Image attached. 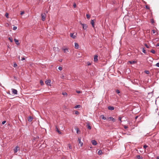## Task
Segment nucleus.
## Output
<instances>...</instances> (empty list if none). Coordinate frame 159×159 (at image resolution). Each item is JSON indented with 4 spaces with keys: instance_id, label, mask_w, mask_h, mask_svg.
Instances as JSON below:
<instances>
[{
    "instance_id": "28",
    "label": "nucleus",
    "mask_w": 159,
    "mask_h": 159,
    "mask_svg": "<svg viewBox=\"0 0 159 159\" xmlns=\"http://www.w3.org/2000/svg\"><path fill=\"white\" fill-rule=\"evenodd\" d=\"M142 49H143V53H146V51L145 50V49H144V48H143Z\"/></svg>"
},
{
    "instance_id": "29",
    "label": "nucleus",
    "mask_w": 159,
    "mask_h": 159,
    "mask_svg": "<svg viewBox=\"0 0 159 159\" xmlns=\"http://www.w3.org/2000/svg\"><path fill=\"white\" fill-rule=\"evenodd\" d=\"M101 116H102V119H103V120H106V118L103 115H102Z\"/></svg>"
},
{
    "instance_id": "22",
    "label": "nucleus",
    "mask_w": 159,
    "mask_h": 159,
    "mask_svg": "<svg viewBox=\"0 0 159 159\" xmlns=\"http://www.w3.org/2000/svg\"><path fill=\"white\" fill-rule=\"evenodd\" d=\"M8 39L11 42H12L13 41V39L11 37H10L8 38Z\"/></svg>"
},
{
    "instance_id": "39",
    "label": "nucleus",
    "mask_w": 159,
    "mask_h": 159,
    "mask_svg": "<svg viewBox=\"0 0 159 159\" xmlns=\"http://www.w3.org/2000/svg\"><path fill=\"white\" fill-rule=\"evenodd\" d=\"M62 94L64 95H67V93L66 92H63L62 93Z\"/></svg>"
},
{
    "instance_id": "6",
    "label": "nucleus",
    "mask_w": 159,
    "mask_h": 159,
    "mask_svg": "<svg viewBox=\"0 0 159 159\" xmlns=\"http://www.w3.org/2000/svg\"><path fill=\"white\" fill-rule=\"evenodd\" d=\"M92 143L93 145H96L97 144V143L96 141L94 140L92 141Z\"/></svg>"
},
{
    "instance_id": "34",
    "label": "nucleus",
    "mask_w": 159,
    "mask_h": 159,
    "mask_svg": "<svg viewBox=\"0 0 159 159\" xmlns=\"http://www.w3.org/2000/svg\"><path fill=\"white\" fill-rule=\"evenodd\" d=\"M116 92L118 94H119V93H120V91L119 90H118V89H117V90H116Z\"/></svg>"
},
{
    "instance_id": "36",
    "label": "nucleus",
    "mask_w": 159,
    "mask_h": 159,
    "mask_svg": "<svg viewBox=\"0 0 159 159\" xmlns=\"http://www.w3.org/2000/svg\"><path fill=\"white\" fill-rule=\"evenodd\" d=\"M153 60V58L152 57H150V59L149 60V61L151 62H152Z\"/></svg>"
},
{
    "instance_id": "58",
    "label": "nucleus",
    "mask_w": 159,
    "mask_h": 159,
    "mask_svg": "<svg viewBox=\"0 0 159 159\" xmlns=\"http://www.w3.org/2000/svg\"><path fill=\"white\" fill-rule=\"evenodd\" d=\"M62 61V60H60V61Z\"/></svg>"
},
{
    "instance_id": "57",
    "label": "nucleus",
    "mask_w": 159,
    "mask_h": 159,
    "mask_svg": "<svg viewBox=\"0 0 159 159\" xmlns=\"http://www.w3.org/2000/svg\"><path fill=\"white\" fill-rule=\"evenodd\" d=\"M157 159H159V157H157Z\"/></svg>"
},
{
    "instance_id": "15",
    "label": "nucleus",
    "mask_w": 159,
    "mask_h": 159,
    "mask_svg": "<svg viewBox=\"0 0 159 159\" xmlns=\"http://www.w3.org/2000/svg\"><path fill=\"white\" fill-rule=\"evenodd\" d=\"M33 118L32 117L30 116H29L28 118V120L29 122H31Z\"/></svg>"
},
{
    "instance_id": "56",
    "label": "nucleus",
    "mask_w": 159,
    "mask_h": 159,
    "mask_svg": "<svg viewBox=\"0 0 159 159\" xmlns=\"http://www.w3.org/2000/svg\"><path fill=\"white\" fill-rule=\"evenodd\" d=\"M154 22V21L153 20H152V23H153Z\"/></svg>"
},
{
    "instance_id": "4",
    "label": "nucleus",
    "mask_w": 159,
    "mask_h": 159,
    "mask_svg": "<svg viewBox=\"0 0 159 159\" xmlns=\"http://www.w3.org/2000/svg\"><path fill=\"white\" fill-rule=\"evenodd\" d=\"M42 20L43 21H44L45 20L46 15L45 13L41 14Z\"/></svg>"
},
{
    "instance_id": "48",
    "label": "nucleus",
    "mask_w": 159,
    "mask_h": 159,
    "mask_svg": "<svg viewBox=\"0 0 159 159\" xmlns=\"http://www.w3.org/2000/svg\"><path fill=\"white\" fill-rule=\"evenodd\" d=\"M24 11H22L21 13H20V14L21 15H23V14H24Z\"/></svg>"
},
{
    "instance_id": "37",
    "label": "nucleus",
    "mask_w": 159,
    "mask_h": 159,
    "mask_svg": "<svg viewBox=\"0 0 159 159\" xmlns=\"http://www.w3.org/2000/svg\"><path fill=\"white\" fill-rule=\"evenodd\" d=\"M62 67L61 66H59L58 67V69L60 70H62Z\"/></svg>"
},
{
    "instance_id": "45",
    "label": "nucleus",
    "mask_w": 159,
    "mask_h": 159,
    "mask_svg": "<svg viewBox=\"0 0 159 159\" xmlns=\"http://www.w3.org/2000/svg\"><path fill=\"white\" fill-rule=\"evenodd\" d=\"M6 121L4 120L2 122V125H4L6 123Z\"/></svg>"
},
{
    "instance_id": "41",
    "label": "nucleus",
    "mask_w": 159,
    "mask_h": 159,
    "mask_svg": "<svg viewBox=\"0 0 159 159\" xmlns=\"http://www.w3.org/2000/svg\"><path fill=\"white\" fill-rule=\"evenodd\" d=\"M73 7L74 8H75L76 7V5L75 3H74Z\"/></svg>"
},
{
    "instance_id": "21",
    "label": "nucleus",
    "mask_w": 159,
    "mask_h": 159,
    "mask_svg": "<svg viewBox=\"0 0 159 159\" xmlns=\"http://www.w3.org/2000/svg\"><path fill=\"white\" fill-rule=\"evenodd\" d=\"M136 157L138 159H142L143 158L140 157V155H139L137 156Z\"/></svg>"
},
{
    "instance_id": "35",
    "label": "nucleus",
    "mask_w": 159,
    "mask_h": 159,
    "mask_svg": "<svg viewBox=\"0 0 159 159\" xmlns=\"http://www.w3.org/2000/svg\"><path fill=\"white\" fill-rule=\"evenodd\" d=\"M75 114L76 115H78L79 114V112L77 111H75Z\"/></svg>"
},
{
    "instance_id": "10",
    "label": "nucleus",
    "mask_w": 159,
    "mask_h": 159,
    "mask_svg": "<svg viewBox=\"0 0 159 159\" xmlns=\"http://www.w3.org/2000/svg\"><path fill=\"white\" fill-rule=\"evenodd\" d=\"M14 40L15 42L16 43V44L17 45H20V43L19 42L18 40L17 39H14Z\"/></svg>"
},
{
    "instance_id": "3",
    "label": "nucleus",
    "mask_w": 159,
    "mask_h": 159,
    "mask_svg": "<svg viewBox=\"0 0 159 159\" xmlns=\"http://www.w3.org/2000/svg\"><path fill=\"white\" fill-rule=\"evenodd\" d=\"M11 90L12 91V93L13 94H17V91L16 89H12Z\"/></svg>"
},
{
    "instance_id": "50",
    "label": "nucleus",
    "mask_w": 159,
    "mask_h": 159,
    "mask_svg": "<svg viewBox=\"0 0 159 159\" xmlns=\"http://www.w3.org/2000/svg\"><path fill=\"white\" fill-rule=\"evenodd\" d=\"M87 64H88V65H91V63L89 62H88Z\"/></svg>"
},
{
    "instance_id": "31",
    "label": "nucleus",
    "mask_w": 159,
    "mask_h": 159,
    "mask_svg": "<svg viewBox=\"0 0 159 159\" xmlns=\"http://www.w3.org/2000/svg\"><path fill=\"white\" fill-rule=\"evenodd\" d=\"M17 66V65L16 63H14L13 64V66L14 67H16Z\"/></svg>"
},
{
    "instance_id": "52",
    "label": "nucleus",
    "mask_w": 159,
    "mask_h": 159,
    "mask_svg": "<svg viewBox=\"0 0 159 159\" xmlns=\"http://www.w3.org/2000/svg\"><path fill=\"white\" fill-rule=\"evenodd\" d=\"M127 128H128V127H127V126H124V128H125V129H127Z\"/></svg>"
},
{
    "instance_id": "24",
    "label": "nucleus",
    "mask_w": 159,
    "mask_h": 159,
    "mask_svg": "<svg viewBox=\"0 0 159 159\" xmlns=\"http://www.w3.org/2000/svg\"><path fill=\"white\" fill-rule=\"evenodd\" d=\"M40 83L41 85H43L44 84V83L42 80H40Z\"/></svg>"
},
{
    "instance_id": "33",
    "label": "nucleus",
    "mask_w": 159,
    "mask_h": 159,
    "mask_svg": "<svg viewBox=\"0 0 159 159\" xmlns=\"http://www.w3.org/2000/svg\"><path fill=\"white\" fill-rule=\"evenodd\" d=\"M145 72L146 74H149V71L148 70H145Z\"/></svg>"
},
{
    "instance_id": "20",
    "label": "nucleus",
    "mask_w": 159,
    "mask_h": 159,
    "mask_svg": "<svg viewBox=\"0 0 159 159\" xmlns=\"http://www.w3.org/2000/svg\"><path fill=\"white\" fill-rule=\"evenodd\" d=\"M80 105H76V106H75L74 108H80Z\"/></svg>"
},
{
    "instance_id": "23",
    "label": "nucleus",
    "mask_w": 159,
    "mask_h": 159,
    "mask_svg": "<svg viewBox=\"0 0 159 159\" xmlns=\"http://www.w3.org/2000/svg\"><path fill=\"white\" fill-rule=\"evenodd\" d=\"M57 131L58 133L59 134H61V132L58 129L57 127Z\"/></svg>"
},
{
    "instance_id": "26",
    "label": "nucleus",
    "mask_w": 159,
    "mask_h": 159,
    "mask_svg": "<svg viewBox=\"0 0 159 159\" xmlns=\"http://www.w3.org/2000/svg\"><path fill=\"white\" fill-rule=\"evenodd\" d=\"M68 146L69 147L70 149H71L72 148V147L70 144H68Z\"/></svg>"
},
{
    "instance_id": "19",
    "label": "nucleus",
    "mask_w": 159,
    "mask_h": 159,
    "mask_svg": "<svg viewBox=\"0 0 159 159\" xmlns=\"http://www.w3.org/2000/svg\"><path fill=\"white\" fill-rule=\"evenodd\" d=\"M102 153V151L101 150H99L98 152V154L99 155H101Z\"/></svg>"
},
{
    "instance_id": "32",
    "label": "nucleus",
    "mask_w": 159,
    "mask_h": 159,
    "mask_svg": "<svg viewBox=\"0 0 159 159\" xmlns=\"http://www.w3.org/2000/svg\"><path fill=\"white\" fill-rule=\"evenodd\" d=\"M144 45L147 48H149V46L146 44V43H144Z\"/></svg>"
},
{
    "instance_id": "30",
    "label": "nucleus",
    "mask_w": 159,
    "mask_h": 159,
    "mask_svg": "<svg viewBox=\"0 0 159 159\" xmlns=\"http://www.w3.org/2000/svg\"><path fill=\"white\" fill-rule=\"evenodd\" d=\"M145 7L147 9L149 10V9H150V8H149V7L148 6V5H146L145 6Z\"/></svg>"
},
{
    "instance_id": "16",
    "label": "nucleus",
    "mask_w": 159,
    "mask_h": 159,
    "mask_svg": "<svg viewBox=\"0 0 159 159\" xmlns=\"http://www.w3.org/2000/svg\"><path fill=\"white\" fill-rule=\"evenodd\" d=\"M91 24L92 25V26L94 27V22L93 20H92L91 21Z\"/></svg>"
},
{
    "instance_id": "42",
    "label": "nucleus",
    "mask_w": 159,
    "mask_h": 159,
    "mask_svg": "<svg viewBox=\"0 0 159 159\" xmlns=\"http://www.w3.org/2000/svg\"><path fill=\"white\" fill-rule=\"evenodd\" d=\"M86 17L87 18H89L90 17V16L89 14H87Z\"/></svg>"
},
{
    "instance_id": "27",
    "label": "nucleus",
    "mask_w": 159,
    "mask_h": 159,
    "mask_svg": "<svg viewBox=\"0 0 159 159\" xmlns=\"http://www.w3.org/2000/svg\"><path fill=\"white\" fill-rule=\"evenodd\" d=\"M8 15H9V14H8V13H6L5 15V16H6L7 18H8Z\"/></svg>"
},
{
    "instance_id": "44",
    "label": "nucleus",
    "mask_w": 159,
    "mask_h": 159,
    "mask_svg": "<svg viewBox=\"0 0 159 159\" xmlns=\"http://www.w3.org/2000/svg\"><path fill=\"white\" fill-rule=\"evenodd\" d=\"M76 92L78 93H81V92L80 91H78V90H77L76 91Z\"/></svg>"
},
{
    "instance_id": "18",
    "label": "nucleus",
    "mask_w": 159,
    "mask_h": 159,
    "mask_svg": "<svg viewBox=\"0 0 159 159\" xmlns=\"http://www.w3.org/2000/svg\"><path fill=\"white\" fill-rule=\"evenodd\" d=\"M87 128L88 129H91V126L88 123L87 125Z\"/></svg>"
},
{
    "instance_id": "43",
    "label": "nucleus",
    "mask_w": 159,
    "mask_h": 159,
    "mask_svg": "<svg viewBox=\"0 0 159 159\" xmlns=\"http://www.w3.org/2000/svg\"><path fill=\"white\" fill-rule=\"evenodd\" d=\"M156 66L157 67H159V62L157 63Z\"/></svg>"
},
{
    "instance_id": "9",
    "label": "nucleus",
    "mask_w": 159,
    "mask_h": 159,
    "mask_svg": "<svg viewBox=\"0 0 159 159\" xmlns=\"http://www.w3.org/2000/svg\"><path fill=\"white\" fill-rule=\"evenodd\" d=\"M74 33H70V36L73 39H75L76 37V35L74 34Z\"/></svg>"
},
{
    "instance_id": "53",
    "label": "nucleus",
    "mask_w": 159,
    "mask_h": 159,
    "mask_svg": "<svg viewBox=\"0 0 159 159\" xmlns=\"http://www.w3.org/2000/svg\"><path fill=\"white\" fill-rule=\"evenodd\" d=\"M157 46H159V43H157L156 45Z\"/></svg>"
},
{
    "instance_id": "2",
    "label": "nucleus",
    "mask_w": 159,
    "mask_h": 159,
    "mask_svg": "<svg viewBox=\"0 0 159 159\" xmlns=\"http://www.w3.org/2000/svg\"><path fill=\"white\" fill-rule=\"evenodd\" d=\"M20 150V148L18 146L15 147L14 149V153H16L17 152Z\"/></svg>"
},
{
    "instance_id": "38",
    "label": "nucleus",
    "mask_w": 159,
    "mask_h": 159,
    "mask_svg": "<svg viewBox=\"0 0 159 159\" xmlns=\"http://www.w3.org/2000/svg\"><path fill=\"white\" fill-rule=\"evenodd\" d=\"M121 117H119V120L120 121V122H121L122 120H121Z\"/></svg>"
},
{
    "instance_id": "51",
    "label": "nucleus",
    "mask_w": 159,
    "mask_h": 159,
    "mask_svg": "<svg viewBox=\"0 0 159 159\" xmlns=\"http://www.w3.org/2000/svg\"><path fill=\"white\" fill-rule=\"evenodd\" d=\"M152 32H153V34H154V33H155V30H152Z\"/></svg>"
},
{
    "instance_id": "7",
    "label": "nucleus",
    "mask_w": 159,
    "mask_h": 159,
    "mask_svg": "<svg viewBox=\"0 0 159 159\" xmlns=\"http://www.w3.org/2000/svg\"><path fill=\"white\" fill-rule=\"evenodd\" d=\"M98 55H95L94 56V61L96 62V61H98Z\"/></svg>"
},
{
    "instance_id": "40",
    "label": "nucleus",
    "mask_w": 159,
    "mask_h": 159,
    "mask_svg": "<svg viewBox=\"0 0 159 159\" xmlns=\"http://www.w3.org/2000/svg\"><path fill=\"white\" fill-rule=\"evenodd\" d=\"M17 28L16 26H14L13 27V30H16L17 29Z\"/></svg>"
},
{
    "instance_id": "47",
    "label": "nucleus",
    "mask_w": 159,
    "mask_h": 159,
    "mask_svg": "<svg viewBox=\"0 0 159 159\" xmlns=\"http://www.w3.org/2000/svg\"><path fill=\"white\" fill-rule=\"evenodd\" d=\"M25 59V58L23 57L21 59V60L23 61V60H24Z\"/></svg>"
},
{
    "instance_id": "8",
    "label": "nucleus",
    "mask_w": 159,
    "mask_h": 159,
    "mask_svg": "<svg viewBox=\"0 0 159 159\" xmlns=\"http://www.w3.org/2000/svg\"><path fill=\"white\" fill-rule=\"evenodd\" d=\"M81 138H78V141L79 142V143L80 144V146H82V145H83V143L82 142H81Z\"/></svg>"
},
{
    "instance_id": "49",
    "label": "nucleus",
    "mask_w": 159,
    "mask_h": 159,
    "mask_svg": "<svg viewBox=\"0 0 159 159\" xmlns=\"http://www.w3.org/2000/svg\"><path fill=\"white\" fill-rule=\"evenodd\" d=\"M79 130L78 129H77L76 132L77 134L79 133Z\"/></svg>"
},
{
    "instance_id": "14",
    "label": "nucleus",
    "mask_w": 159,
    "mask_h": 159,
    "mask_svg": "<svg viewBox=\"0 0 159 159\" xmlns=\"http://www.w3.org/2000/svg\"><path fill=\"white\" fill-rule=\"evenodd\" d=\"M79 44L77 43H75V48L78 49L79 48Z\"/></svg>"
},
{
    "instance_id": "54",
    "label": "nucleus",
    "mask_w": 159,
    "mask_h": 159,
    "mask_svg": "<svg viewBox=\"0 0 159 159\" xmlns=\"http://www.w3.org/2000/svg\"><path fill=\"white\" fill-rule=\"evenodd\" d=\"M64 75H63V76H62L61 78H62V79H64Z\"/></svg>"
},
{
    "instance_id": "5",
    "label": "nucleus",
    "mask_w": 159,
    "mask_h": 159,
    "mask_svg": "<svg viewBox=\"0 0 159 159\" xmlns=\"http://www.w3.org/2000/svg\"><path fill=\"white\" fill-rule=\"evenodd\" d=\"M51 80H46L45 82L46 84L48 85H50L51 84Z\"/></svg>"
},
{
    "instance_id": "12",
    "label": "nucleus",
    "mask_w": 159,
    "mask_h": 159,
    "mask_svg": "<svg viewBox=\"0 0 159 159\" xmlns=\"http://www.w3.org/2000/svg\"><path fill=\"white\" fill-rule=\"evenodd\" d=\"M108 110H113L114 109V107L112 106H109L108 107Z\"/></svg>"
},
{
    "instance_id": "1",
    "label": "nucleus",
    "mask_w": 159,
    "mask_h": 159,
    "mask_svg": "<svg viewBox=\"0 0 159 159\" xmlns=\"http://www.w3.org/2000/svg\"><path fill=\"white\" fill-rule=\"evenodd\" d=\"M79 23L83 26V28L84 30H86L87 29L88 26L86 24H83L81 21H80Z\"/></svg>"
},
{
    "instance_id": "17",
    "label": "nucleus",
    "mask_w": 159,
    "mask_h": 159,
    "mask_svg": "<svg viewBox=\"0 0 159 159\" xmlns=\"http://www.w3.org/2000/svg\"><path fill=\"white\" fill-rule=\"evenodd\" d=\"M63 50L64 51V52L65 53H67L69 52L67 48H65L63 49Z\"/></svg>"
},
{
    "instance_id": "25",
    "label": "nucleus",
    "mask_w": 159,
    "mask_h": 159,
    "mask_svg": "<svg viewBox=\"0 0 159 159\" xmlns=\"http://www.w3.org/2000/svg\"><path fill=\"white\" fill-rule=\"evenodd\" d=\"M151 52L153 53H155V51L154 50H153V49H152L151 51Z\"/></svg>"
},
{
    "instance_id": "13",
    "label": "nucleus",
    "mask_w": 159,
    "mask_h": 159,
    "mask_svg": "<svg viewBox=\"0 0 159 159\" xmlns=\"http://www.w3.org/2000/svg\"><path fill=\"white\" fill-rule=\"evenodd\" d=\"M108 119H110L111 120V121L113 122H115V120L112 117H110L108 118Z\"/></svg>"
},
{
    "instance_id": "46",
    "label": "nucleus",
    "mask_w": 159,
    "mask_h": 159,
    "mask_svg": "<svg viewBox=\"0 0 159 159\" xmlns=\"http://www.w3.org/2000/svg\"><path fill=\"white\" fill-rule=\"evenodd\" d=\"M148 147V146L146 145H144V146H143V148H144L146 149Z\"/></svg>"
},
{
    "instance_id": "55",
    "label": "nucleus",
    "mask_w": 159,
    "mask_h": 159,
    "mask_svg": "<svg viewBox=\"0 0 159 159\" xmlns=\"http://www.w3.org/2000/svg\"><path fill=\"white\" fill-rule=\"evenodd\" d=\"M138 117V116H136L135 117V119H136Z\"/></svg>"
},
{
    "instance_id": "11",
    "label": "nucleus",
    "mask_w": 159,
    "mask_h": 159,
    "mask_svg": "<svg viewBox=\"0 0 159 159\" xmlns=\"http://www.w3.org/2000/svg\"><path fill=\"white\" fill-rule=\"evenodd\" d=\"M136 61H129L128 62V63H129L130 64H134L136 63Z\"/></svg>"
}]
</instances>
